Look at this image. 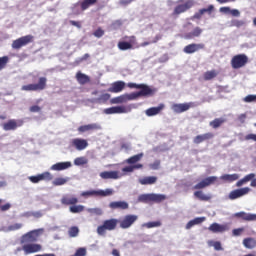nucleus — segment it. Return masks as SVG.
<instances>
[{"label":"nucleus","mask_w":256,"mask_h":256,"mask_svg":"<svg viewBox=\"0 0 256 256\" xmlns=\"http://www.w3.org/2000/svg\"><path fill=\"white\" fill-rule=\"evenodd\" d=\"M143 156H144L143 153L136 154V155L128 158L126 160V163H128V165H135V163H139V161H141V159H143Z\"/></svg>","instance_id":"37"},{"label":"nucleus","mask_w":256,"mask_h":256,"mask_svg":"<svg viewBox=\"0 0 256 256\" xmlns=\"http://www.w3.org/2000/svg\"><path fill=\"white\" fill-rule=\"evenodd\" d=\"M194 3L192 0H178V4L174 8V11L172 12V17H179L181 13H185L193 7Z\"/></svg>","instance_id":"4"},{"label":"nucleus","mask_w":256,"mask_h":256,"mask_svg":"<svg viewBox=\"0 0 256 256\" xmlns=\"http://www.w3.org/2000/svg\"><path fill=\"white\" fill-rule=\"evenodd\" d=\"M245 141H255L256 142V134H247L244 137Z\"/></svg>","instance_id":"60"},{"label":"nucleus","mask_w":256,"mask_h":256,"mask_svg":"<svg viewBox=\"0 0 256 256\" xmlns=\"http://www.w3.org/2000/svg\"><path fill=\"white\" fill-rule=\"evenodd\" d=\"M98 0H82L78 2V5L80 6L81 11H87L89 7H93L97 3Z\"/></svg>","instance_id":"31"},{"label":"nucleus","mask_w":256,"mask_h":256,"mask_svg":"<svg viewBox=\"0 0 256 256\" xmlns=\"http://www.w3.org/2000/svg\"><path fill=\"white\" fill-rule=\"evenodd\" d=\"M220 179L225 181V183H233V181H237L239 179V174H224Z\"/></svg>","instance_id":"34"},{"label":"nucleus","mask_w":256,"mask_h":256,"mask_svg":"<svg viewBox=\"0 0 256 256\" xmlns=\"http://www.w3.org/2000/svg\"><path fill=\"white\" fill-rule=\"evenodd\" d=\"M192 221H193L194 225H201V223H203V221H205V217L194 218Z\"/></svg>","instance_id":"61"},{"label":"nucleus","mask_w":256,"mask_h":256,"mask_svg":"<svg viewBox=\"0 0 256 256\" xmlns=\"http://www.w3.org/2000/svg\"><path fill=\"white\" fill-rule=\"evenodd\" d=\"M217 75H219V72H217V70L206 71L204 73V81H211V79H215Z\"/></svg>","instance_id":"38"},{"label":"nucleus","mask_w":256,"mask_h":256,"mask_svg":"<svg viewBox=\"0 0 256 256\" xmlns=\"http://www.w3.org/2000/svg\"><path fill=\"white\" fill-rule=\"evenodd\" d=\"M42 181H53V174L50 172H43L40 174Z\"/></svg>","instance_id":"48"},{"label":"nucleus","mask_w":256,"mask_h":256,"mask_svg":"<svg viewBox=\"0 0 256 256\" xmlns=\"http://www.w3.org/2000/svg\"><path fill=\"white\" fill-rule=\"evenodd\" d=\"M71 167V162H58L51 166V171H65Z\"/></svg>","instance_id":"26"},{"label":"nucleus","mask_w":256,"mask_h":256,"mask_svg":"<svg viewBox=\"0 0 256 256\" xmlns=\"http://www.w3.org/2000/svg\"><path fill=\"white\" fill-rule=\"evenodd\" d=\"M76 81L79 83V85H87V83L91 82V78L79 71L76 73Z\"/></svg>","instance_id":"25"},{"label":"nucleus","mask_w":256,"mask_h":256,"mask_svg":"<svg viewBox=\"0 0 256 256\" xmlns=\"http://www.w3.org/2000/svg\"><path fill=\"white\" fill-rule=\"evenodd\" d=\"M101 129V124L91 123L79 126L77 131L79 135H83V133H92V131H101Z\"/></svg>","instance_id":"12"},{"label":"nucleus","mask_w":256,"mask_h":256,"mask_svg":"<svg viewBox=\"0 0 256 256\" xmlns=\"http://www.w3.org/2000/svg\"><path fill=\"white\" fill-rule=\"evenodd\" d=\"M29 181H31V183H39L40 181L43 180L41 178V174H38L37 176H30Z\"/></svg>","instance_id":"57"},{"label":"nucleus","mask_w":256,"mask_h":256,"mask_svg":"<svg viewBox=\"0 0 256 256\" xmlns=\"http://www.w3.org/2000/svg\"><path fill=\"white\" fill-rule=\"evenodd\" d=\"M37 241V230H32L22 235L20 243L22 245L21 250L24 251L26 255H31L33 253H39L43 250L41 244H36Z\"/></svg>","instance_id":"1"},{"label":"nucleus","mask_w":256,"mask_h":256,"mask_svg":"<svg viewBox=\"0 0 256 256\" xmlns=\"http://www.w3.org/2000/svg\"><path fill=\"white\" fill-rule=\"evenodd\" d=\"M161 35H156L155 38L152 41H146L140 44V47H147V45H151V43H157V41H160Z\"/></svg>","instance_id":"49"},{"label":"nucleus","mask_w":256,"mask_h":256,"mask_svg":"<svg viewBox=\"0 0 256 256\" xmlns=\"http://www.w3.org/2000/svg\"><path fill=\"white\" fill-rule=\"evenodd\" d=\"M244 102H245V103H253V102L256 103V95H247V96L244 98Z\"/></svg>","instance_id":"56"},{"label":"nucleus","mask_w":256,"mask_h":256,"mask_svg":"<svg viewBox=\"0 0 256 256\" xmlns=\"http://www.w3.org/2000/svg\"><path fill=\"white\" fill-rule=\"evenodd\" d=\"M143 227L147 229H153L154 227H161V221L147 222L143 224Z\"/></svg>","instance_id":"44"},{"label":"nucleus","mask_w":256,"mask_h":256,"mask_svg":"<svg viewBox=\"0 0 256 256\" xmlns=\"http://www.w3.org/2000/svg\"><path fill=\"white\" fill-rule=\"evenodd\" d=\"M255 177H256L255 173L247 174L242 179H240L236 182V187H243V185H247V183H249V181H251L250 187L256 188V178Z\"/></svg>","instance_id":"14"},{"label":"nucleus","mask_w":256,"mask_h":256,"mask_svg":"<svg viewBox=\"0 0 256 256\" xmlns=\"http://www.w3.org/2000/svg\"><path fill=\"white\" fill-rule=\"evenodd\" d=\"M219 178H217V176H210L207 178H204V180L206 181V185L209 187L210 185H213L215 183H217Z\"/></svg>","instance_id":"47"},{"label":"nucleus","mask_w":256,"mask_h":256,"mask_svg":"<svg viewBox=\"0 0 256 256\" xmlns=\"http://www.w3.org/2000/svg\"><path fill=\"white\" fill-rule=\"evenodd\" d=\"M70 213H83L85 211V206L83 205H72L69 207Z\"/></svg>","instance_id":"40"},{"label":"nucleus","mask_w":256,"mask_h":256,"mask_svg":"<svg viewBox=\"0 0 256 256\" xmlns=\"http://www.w3.org/2000/svg\"><path fill=\"white\" fill-rule=\"evenodd\" d=\"M94 37H97V39H101V37H103V35H105V30L101 29V27H99L97 30H95L93 32Z\"/></svg>","instance_id":"53"},{"label":"nucleus","mask_w":256,"mask_h":256,"mask_svg":"<svg viewBox=\"0 0 256 256\" xmlns=\"http://www.w3.org/2000/svg\"><path fill=\"white\" fill-rule=\"evenodd\" d=\"M68 181L69 178L58 177L53 180L52 184L54 187H59L61 185H65Z\"/></svg>","instance_id":"39"},{"label":"nucleus","mask_w":256,"mask_h":256,"mask_svg":"<svg viewBox=\"0 0 256 256\" xmlns=\"http://www.w3.org/2000/svg\"><path fill=\"white\" fill-rule=\"evenodd\" d=\"M70 146H72L77 151H84L89 147V142L86 139L82 138H74L70 141Z\"/></svg>","instance_id":"15"},{"label":"nucleus","mask_w":256,"mask_h":256,"mask_svg":"<svg viewBox=\"0 0 256 256\" xmlns=\"http://www.w3.org/2000/svg\"><path fill=\"white\" fill-rule=\"evenodd\" d=\"M150 169L157 171L161 167V160H155L153 163L149 164Z\"/></svg>","instance_id":"54"},{"label":"nucleus","mask_w":256,"mask_h":256,"mask_svg":"<svg viewBox=\"0 0 256 256\" xmlns=\"http://www.w3.org/2000/svg\"><path fill=\"white\" fill-rule=\"evenodd\" d=\"M194 197L198 199L199 201H211V194H205L203 191L198 190L194 192Z\"/></svg>","instance_id":"33"},{"label":"nucleus","mask_w":256,"mask_h":256,"mask_svg":"<svg viewBox=\"0 0 256 256\" xmlns=\"http://www.w3.org/2000/svg\"><path fill=\"white\" fill-rule=\"evenodd\" d=\"M23 120L10 119L2 124V129L4 131H15L19 127H23Z\"/></svg>","instance_id":"13"},{"label":"nucleus","mask_w":256,"mask_h":256,"mask_svg":"<svg viewBox=\"0 0 256 256\" xmlns=\"http://www.w3.org/2000/svg\"><path fill=\"white\" fill-rule=\"evenodd\" d=\"M125 89V82L123 81H116L112 83V86L108 89L110 93H121Z\"/></svg>","instance_id":"23"},{"label":"nucleus","mask_w":256,"mask_h":256,"mask_svg":"<svg viewBox=\"0 0 256 256\" xmlns=\"http://www.w3.org/2000/svg\"><path fill=\"white\" fill-rule=\"evenodd\" d=\"M30 113H39L41 112V107L33 105L29 108Z\"/></svg>","instance_id":"59"},{"label":"nucleus","mask_w":256,"mask_h":256,"mask_svg":"<svg viewBox=\"0 0 256 256\" xmlns=\"http://www.w3.org/2000/svg\"><path fill=\"white\" fill-rule=\"evenodd\" d=\"M247 63H249V57L245 54H237L231 59L232 69H242Z\"/></svg>","instance_id":"7"},{"label":"nucleus","mask_w":256,"mask_h":256,"mask_svg":"<svg viewBox=\"0 0 256 256\" xmlns=\"http://www.w3.org/2000/svg\"><path fill=\"white\" fill-rule=\"evenodd\" d=\"M213 137H215V134H213L212 132L200 134V135H197L196 137H194L193 143H195V145H200V143H203L204 141H209V140L213 139Z\"/></svg>","instance_id":"20"},{"label":"nucleus","mask_w":256,"mask_h":256,"mask_svg":"<svg viewBox=\"0 0 256 256\" xmlns=\"http://www.w3.org/2000/svg\"><path fill=\"white\" fill-rule=\"evenodd\" d=\"M139 219L138 215L135 214H128L125 215L122 220H120L118 223L120 225V229H129L131 226L134 225V223Z\"/></svg>","instance_id":"10"},{"label":"nucleus","mask_w":256,"mask_h":256,"mask_svg":"<svg viewBox=\"0 0 256 256\" xmlns=\"http://www.w3.org/2000/svg\"><path fill=\"white\" fill-rule=\"evenodd\" d=\"M23 227V224L21 223H16V224H12L10 226H8V231H19V229H21Z\"/></svg>","instance_id":"51"},{"label":"nucleus","mask_w":256,"mask_h":256,"mask_svg":"<svg viewBox=\"0 0 256 256\" xmlns=\"http://www.w3.org/2000/svg\"><path fill=\"white\" fill-rule=\"evenodd\" d=\"M243 231H245L244 228H238V229H234L232 231L234 237H239V235H241V233H243Z\"/></svg>","instance_id":"62"},{"label":"nucleus","mask_w":256,"mask_h":256,"mask_svg":"<svg viewBox=\"0 0 256 256\" xmlns=\"http://www.w3.org/2000/svg\"><path fill=\"white\" fill-rule=\"evenodd\" d=\"M202 33L203 29H201V27H195L193 31L184 35V39H195V37H201Z\"/></svg>","instance_id":"29"},{"label":"nucleus","mask_w":256,"mask_h":256,"mask_svg":"<svg viewBox=\"0 0 256 256\" xmlns=\"http://www.w3.org/2000/svg\"><path fill=\"white\" fill-rule=\"evenodd\" d=\"M212 247H214L216 251H223V247L219 241L212 242Z\"/></svg>","instance_id":"58"},{"label":"nucleus","mask_w":256,"mask_h":256,"mask_svg":"<svg viewBox=\"0 0 256 256\" xmlns=\"http://www.w3.org/2000/svg\"><path fill=\"white\" fill-rule=\"evenodd\" d=\"M140 203H149L152 201V194H142L138 197Z\"/></svg>","instance_id":"42"},{"label":"nucleus","mask_w":256,"mask_h":256,"mask_svg":"<svg viewBox=\"0 0 256 256\" xmlns=\"http://www.w3.org/2000/svg\"><path fill=\"white\" fill-rule=\"evenodd\" d=\"M74 165H87V158L85 157H78L74 160Z\"/></svg>","instance_id":"50"},{"label":"nucleus","mask_w":256,"mask_h":256,"mask_svg":"<svg viewBox=\"0 0 256 256\" xmlns=\"http://www.w3.org/2000/svg\"><path fill=\"white\" fill-rule=\"evenodd\" d=\"M219 11H220V13H231V8L230 7H228V6H224V7H221L220 9H219Z\"/></svg>","instance_id":"64"},{"label":"nucleus","mask_w":256,"mask_h":256,"mask_svg":"<svg viewBox=\"0 0 256 256\" xmlns=\"http://www.w3.org/2000/svg\"><path fill=\"white\" fill-rule=\"evenodd\" d=\"M165 199H167L165 194H152V201L154 203H162V201H165Z\"/></svg>","instance_id":"41"},{"label":"nucleus","mask_w":256,"mask_h":256,"mask_svg":"<svg viewBox=\"0 0 256 256\" xmlns=\"http://www.w3.org/2000/svg\"><path fill=\"white\" fill-rule=\"evenodd\" d=\"M47 89V78L40 77L38 83L23 85L21 91H45Z\"/></svg>","instance_id":"5"},{"label":"nucleus","mask_w":256,"mask_h":256,"mask_svg":"<svg viewBox=\"0 0 256 256\" xmlns=\"http://www.w3.org/2000/svg\"><path fill=\"white\" fill-rule=\"evenodd\" d=\"M70 25H73V27H77V29H81L82 25L79 21L70 20Z\"/></svg>","instance_id":"63"},{"label":"nucleus","mask_w":256,"mask_h":256,"mask_svg":"<svg viewBox=\"0 0 256 256\" xmlns=\"http://www.w3.org/2000/svg\"><path fill=\"white\" fill-rule=\"evenodd\" d=\"M110 209H129V203L125 201H114L109 204Z\"/></svg>","instance_id":"27"},{"label":"nucleus","mask_w":256,"mask_h":256,"mask_svg":"<svg viewBox=\"0 0 256 256\" xmlns=\"http://www.w3.org/2000/svg\"><path fill=\"white\" fill-rule=\"evenodd\" d=\"M127 101H135L134 99H129V94H123L111 99L112 105H119L120 103H127Z\"/></svg>","instance_id":"24"},{"label":"nucleus","mask_w":256,"mask_h":256,"mask_svg":"<svg viewBox=\"0 0 256 256\" xmlns=\"http://www.w3.org/2000/svg\"><path fill=\"white\" fill-rule=\"evenodd\" d=\"M227 120L225 118H216L212 121H210L209 125L212 127V129H219L223 123H225Z\"/></svg>","instance_id":"36"},{"label":"nucleus","mask_w":256,"mask_h":256,"mask_svg":"<svg viewBox=\"0 0 256 256\" xmlns=\"http://www.w3.org/2000/svg\"><path fill=\"white\" fill-rule=\"evenodd\" d=\"M193 106V103H182V104H173L172 109L174 113H185L189 111L190 107Z\"/></svg>","instance_id":"21"},{"label":"nucleus","mask_w":256,"mask_h":256,"mask_svg":"<svg viewBox=\"0 0 256 256\" xmlns=\"http://www.w3.org/2000/svg\"><path fill=\"white\" fill-rule=\"evenodd\" d=\"M249 193H251V188L249 187L238 188V189L232 190L229 193L228 199H230V201H235V199H240V197H245V195H249Z\"/></svg>","instance_id":"11"},{"label":"nucleus","mask_w":256,"mask_h":256,"mask_svg":"<svg viewBox=\"0 0 256 256\" xmlns=\"http://www.w3.org/2000/svg\"><path fill=\"white\" fill-rule=\"evenodd\" d=\"M201 49H205V44L191 43L183 48V52L186 53V55H193V53H197V51H201Z\"/></svg>","instance_id":"16"},{"label":"nucleus","mask_w":256,"mask_h":256,"mask_svg":"<svg viewBox=\"0 0 256 256\" xmlns=\"http://www.w3.org/2000/svg\"><path fill=\"white\" fill-rule=\"evenodd\" d=\"M111 195H113V189L111 188H107L106 190H88L80 194L84 199H89V197H109Z\"/></svg>","instance_id":"6"},{"label":"nucleus","mask_w":256,"mask_h":256,"mask_svg":"<svg viewBox=\"0 0 256 256\" xmlns=\"http://www.w3.org/2000/svg\"><path fill=\"white\" fill-rule=\"evenodd\" d=\"M7 63H9V56L0 57V71L7 67Z\"/></svg>","instance_id":"45"},{"label":"nucleus","mask_w":256,"mask_h":256,"mask_svg":"<svg viewBox=\"0 0 256 256\" xmlns=\"http://www.w3.org/2000/svg\"><path fill=\"white\" fill-rule=\"evenodd\" d=\"M127 87L130 89H140L138 92H132L129 95V99H139V97H153L157 93L156 88H152L147 84L128 83Z\"/></svg>","instance_id":"2"},{"label":"nucleus","mask_w":256,"mask_h":256,"mask_svg":"<svg viewBox=\"0 0 256 256\" xmlns=\"http://www.w3.org/2000/svg\"><path fill=\"white\" fill-rule=\"evenodd\" d=\"M109 99H111V94L109 93H103L100 95V97H98L96 99V103H105L106 101H108Z\"/></svg>","instance_id":"43"},{"label":"nucleus","mask_w":256,"mask_h":256,"mask_svg":"<svg viewBox=\"0 0 256 256\" xmlns=\"http://www.w3.org/2000/svg\"><path fill=\"white\" fill-rule=\"evenodd\" d=\"M35 37L33 35L22 36L12 42V49H21V47H25L29 45V43H33Z\"/></svg>","instance_id":"9"},{"label":"nucleus","mask_w":256,"mask_h":256,"mask_svg":"<svg viewBox=\"0 0 256 256\" xmlns=\"http://www.w3.org/2000/svg\"><path fill=\"white\" fill-rule=\"evenodd\" d=\"M123 39L127 41H119L118 42V49L120 51H129V49H133V45L137 43V37L135 36H124Z\"/></svg>","instance_id":"8"},{"label":"nucleus","mask_w":256,"mask_h":256,"mask_svg":"<svg viewBox=\"0 0 256 256\" xmlns=\"http://www.w3.org/2000/svg\"><path fill=\"white\" fill-rule=\"evenodd\" d=\"M237 219H242L243 221H256V214L237 212L234 214Z\"/></svg>","instance_id":"22"},{"label":"nucleus","mask_w":256,"mask_h":256,"mask_svg":"<svg viewBox=\"0 0 256 256\" xmlns=\"http://www.w3.org/2000/svg\"><path fill=\"white\" fill-rule=\"evenodd\" d=\"M243 245H244V247L246 249H255V247H256V240H255V238H251V237L245 238L243 240Z\"/></svg>","instance_id":"35"},{"label":"nucleus","mask_w":256,"mask_h":256,"mask_svg":"<svg viewBox=\"0 0 256 256\" xmlns=\"http://www.w3.org/2000/svg\"><path fill=\"white\" fill-rule=\"evenodd\" d=\"M69 237H77L79 235V228L77 226H72L68 230Z\"/></svg>","instance_id":"46"},{"label":"nucleus","mask_w":256,"mask_h":256,"mask_svg":"<svg viewBox=\"0 0 256 256\" xmlns=\"http://www.w3.org/2000/svg\"><path fill=\"white\" fill-rule=\"evenodd\" d=\"M165 108V105L160 104L158 107H152L146 110L147 117H153L155 115H159L161 111Z\"/></svg>","instance_id":"28"},{"label":"nucleus","mask_w":256,"mask_h":256,"mask_svg":"<svg viewBox=\"0 0 256 256\" xmlns=\"http://www.w3.org/2000/svg\"><path fill=\"white\" fill-rule=\"evenodd\" d=\"M208 231H211L212 233H225V231H229V225L227 224H219V223H212Z\"/></svg>","instance_id":"18"},{"label":"nucleus","mask_w":256,"mask_h":256,"mask_svg":"<svg viewBox=\"0 0 256 256\" xmlns=\"http://www.w3.org/2000/svg\"><path fill=\"white\" fill-rule=\"evenodd\" d=\"M103 113H105V115L127 113V108H125V106H112L110 108L104 109Z\"/></svg>","instance_id":"19"},{"label":"nucleus","mask_w":256,"mask_h":256,"mask_svg":"<svg viewBox=\"0 0 256 256\" xmlns=\"http://www.w3.org/2000/svg\"><path fill=\"white\" fill-rule=\"evenodd\" d=\"M138 181L140 185H155L157 183V176H146L140 178Z\"/></svg>","instance_id":"30"},{"label":"nucleus","mask_w":256,"mask_h":256,"mask_svg":"<svg viewBox=\"0 0 256 256\" xmlns=\"http://www.w3.org/2000/svg\"><path fill=\"white\" fill-rule=\"evenodd\" d=\"M117 225H119V220L117 218L106 219L97 227L96 232L100 237H105L107 231H115Z\"/></svg>","instance_id":"3"},{"label":"nucleus","mask_w":256,"mask_h":256,"mask_svg":"<svg viewBox=\"0 0 256 256\" xmlns=\"http://www.w3.org/2000/svg\"><path fill=\"white\" fill-rule=\"evenodd\" d=\"M215 9V6H213V4L209 5L207 8H202L200 9L202 11V13L205 15V13H209V15H211V13H213Z\"/></svg>","instance_id":"55"},{"label":"nucleus","mask_w":256,"mask_h":256,"mask_svg":"<svg viewBox=\"0 0 256 256\" xmlns=\"http://www.w3.org/2000/svg\"><path fill=\"white\" fill-rule=\"evenodd\" d=\"M205 187H208L207 186V182L205 179H203L202 181H200L199 183H197L193 189H196V190H199V189H205Z\"/></svg>","instance_id":"52"},{"label":"nucleus","mask_w":256,"mask_h":256,"mask_svg":"<svg viewBox=\"0 0 256 256\" xmlns=\"http://www.w3.org/2000/svg\"><path fill=\"white\" fill-rule=\"evenodd\" d=\"M101 179H119V172L117 171H104L100 173Z\"/></svg>","instance_id":"32"},{"label":"nucleus","mask_w":256,"mask_h":256,"mask_svg":"<svg viewBox=\"0 0 256 256\" xmlns=\"http://www.w3.org/2000/svg\"><path fill=\"white\" fill-rule=\"evenodd\" d=\"M60 203L65 205L66 207H70L73 205H77L79 203V199L71 194H65L62 196Z\"/></svg>","instance_id":"17"}]
</instances>
